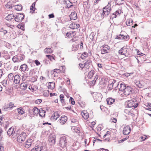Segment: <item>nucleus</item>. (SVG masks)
I'll use <instances>...</instances> for the list:
<instances>
[{"mask_svg":"<svg viewBox=\"0 0 151 151\" xmlns=\"http://www.w3.org/2000/svg\"><path fill=\"white\" fill-rule=\"evenodd\" d=\"M110 3H109L108 5L103 8V10L101 14V17L102 18L107 17L111 11V5H109Z\"/></svg>","mask_w":151,"mask_h":151,"instance_id":"1","label":"nucleus"},{"mask_svg":"<svg viewBox=\"0 0 151 151\" xmlns=\"http://www.w3.org/2000/svg\"><path fill=\"white\" fill-rule=\"evenodd\" d=\"M117 16V15H116L115 14V13H114L113 14H112L111 15H110V18L113 19L114 18H115Z\"/></svg>","mask_w":151,"mask_h":151,"instance_id":"56","label":"nucleus"},{"mask_svg":"<svg viewBox=\"0 0 151 151\" xmlns=\"http://www.w3.org/2000/svg\"><path fill=\"white\" fill-rule=\"evenodd\" d=\"M61 72L60 70L58 69H55L53 70L51 72L52 74H54L55 75V74L56 73L58 74V73H60Z\"/></svg>","mask_w":151,"mask_h":151,"instance_id":"33","label":"nucleus"},{"mask_svg":"<svg viewBox=\"0 0 151 151\" xmlns=\"http://www.w3.org/2000/svg\"><path fill=\"white\" fill-rule=\"evenodd\" d=\"M27 135L26 133L23 132L19 134L17 137V141L20 143H22L25 139Z\"/></svg>","mask_w":151,"mask_h":151,"instance_id":"5","label":"nucleus"},{"mask_svg":"<svg viewBox=\"0 0 151 151\" xmlns=\"http://www.w3.org/2000/svg\"><path fill=\"white\" fill-rule=\"evenodd\" d=\"M132 89L130 87L127 86L124 91V95L127 96L131 94L132 93Z\"/></svg>","mask_w":151,"mask_h":151,"instance_id":"13","label":"nucleus"},{"mask_svg":"<svg viewBox=\"0 0 151 151\" xmlns=\"http://www.w3.org/2000/svg\"><path fill=\"white\" fill-rule=\"evenodd\" d=\"M7 79L8 81H12L13 80L14 75L12 73L9 74L8 76Z\"/></svg>","mask_w":151,"mask_h":151,"instance_id":"30","label":"nucleus"},{"mask_svg":"<svg viewBox=\"0 0 151 151\" xmlns=\"http://www.w3.org/2000/svg\"><path fill=\"white\" fill-rule=\"evenodd\" d=\"M98 76L97 75H96V76L95 77V78L92 81L93 82H94V83L95 82L96 80L98 79Z\"/></svg>","mask_w":151,"mask_h":151,"instance_id":"63","label":"nucleus"},{"mask_svg":"<svg viewBox=\"0 0 151 151\" xmlns=\"http://www.w3.org/2000/svg\"><path fill=\"white\" fill-rule=\"evenodd\" d=\"M121 12V11L120 10H118L116 11L114 13H115L116 15H118L120 14Z\"/></svg>","mask_w":151,"mask_h":151,"instance_id":"62","label":"nucleus"},{"mask_svg":"<svg viewBox=\"0 0 151 151\" xmlns=\"http://www.w3.org/2000/svg\"><path fill=\"white\" fill-rule=\"evenodd\" d=\"M102 48L101 50V53L102 54H104L108 52V51L110 49L109 46L107 45H104L102 46Z\"/></svg>","mask_w":151,"mask_h":151,"instance_id":"7","label":"nucleus"},{"mask_svg":"<svg viewBox=\"0 0 151 151\" xmlns=\"http://www.w3.org/2000/svg\"><path fill=\"white\" fill-rule=\"evenodd\" d=\"M36 1L35 2L33 3L32 5L30 6V10H32L33 11L32 13L35 10V5L36 3Z\"/></svg>","mask_w":151,"mask_h":151,"instance_id":"37","label":"nucleus"},{"mask_svg":"<svg viewBox=\"0 0 151 151\" xmlns=\"http://www.w3.org/2000/svg\"><path fill=\"white\" fill-rule=\"evenodd\" d=\"M15 16L13 14H10L6 16L5 18V19L7 20L10 21L12 20V19Z\"/></svg>","mask_w":151,"mask_h":151,"instance_id":"29","label":"nucleus"},{"mask_svg":"<svg viewBox=\"0 0 151 151\" xmlns=\"http://www.w3.org/2000/svg\"><path fill=\"white\" fill-rule=\"evenodd\" d=\"M7 81L6 80H4L2 82L3 85L5 86H6L7 84Z\"/></svg>","mask_w":151,"mask_h":151,"instance_id":"61","label":"nucleus"},{"mask_svg":"<svg viewBox=\"0 0 151 151\" xmlns=\"http://www.w3.org/2000/svg\"><path fill=\"white\" fill-rule=\"evenodd\" d=\"M24 17V15L22 13H18L16 15L14 19L15 21L20 22H21Z\"/></svg>","mask_w":151,"mask_h":151,"instance_id":"4","label":"nucleus"},{"mask_svg":"<svg viewBox=\"0 0 151 151\" xmlns=\"http://www.w3.org/2000/svg\"><path fill=\"white\" fill-rule=\"evenodd\" d=\"M134 83L139 88H143L144 86V82L142 81H140L139 80H135L134 81Z\"/></svg>","mask_w":151,"mask_h":151,"instance_id":"10","label":"nucleus"},{"mask_svg":"<svg viewBox=\"0 0 151 151\" xmlns=\"http://www.w3.org/2000/svg\"><path fill=\"white\" fill-rule=\"evenodd\" d=\"M124 113L126 114L132 115V113L130 112V111H129V110L127 109H125L124 111Z\"/></svg>","mask_w":151,"mask_h":151,"instance_id":"49","label":"nucleus"},{"mask_svg":"<svg viewBox=\"0 0 151 151\" xmlns=\"http://www.w3.org/2000/svg\"><path fill=\"white\" fill-rule=\"evenodd\" d=\"M35 71L34 69L31 70L29 72V75L30 76H32L34 73Z\"/></svg>","mask_w":151,"mask_h":151,"instance_id":"54","label":"nucleus"},{"mask_svg":"<svg viewBox=\"0 0 151 151\" xmlns=\"http://www.w3.org/2000/svg\"><path fill=\"white\" fill-rule=\"evenodd\" d=\"M14 129V128H10L7 132L8 135L9 136H11L13 133Z\"/></svg>","mask_w":151,"mask_h":151,"instance_id":"35","label":"nucleus"},{"mask_svg":"<svg viewBox=\"0 0 151 151\" xmlns=\"http://www.w3.org/2000/svg\"><path fill=\"white\" fill-rule=\"evenodd\" d=\"M90 61L88 60H86L85 62L83 63L85 68H87L89 65Z\"/></svg>","mask_w":151,"mask_h":151,"instance_id":"46","label":"nucleus"},{"mask_svg":"<svg viewBox=\"0 0 151 151\" xmlns=\"http://www.w3.org/2000/svg\"><path fill=\"white\" fill-rule=\"evenodd\" d=\"M126 87L123 83L117 82V86L115 87V89L116 90L119 88L120 91H124Z\"/></svg>","mask_w":151,"mask_h":151,"instance_id":"3","label":"nucleus"},{"mask_svg":"<svg viewBox=\"0 0 151 151\" xmlns=\"http://www.w3.org/2000/svg\"><path fill=\"white\" fill-rule=\"evenodd\" d=\"M78 103L81 107H84L85 106V103L84 102L80 101H79Z\"/></svg>","mask_w":151,"mask_h":151,"instance_id":"47","label":"nucleus"},{"mask_svg":"<svg viewBox=\"0 0 151 151\" xmlns=\"http://www.w3.org/2000/svg\"><path fill=\"white\" fill-rule=\"evenodd\" d=\"M64 95L63 94H61L60 96V100L61 101L62 105L63 106L65 104V101L64 99Z\"/></svg>","mask_w":151,"mask_h":151,"instance_id":"31","label":"nucleus"},{"mask_svg":"<svg viewBox=\"0 0 151 151\" xmlns=\"http://www.w3.org/2000/svg\"><path fill=\"white\" fill-rule=\"evenodd\" d=\"M3 132V130L1 128H0V140L2 138V134Z\"/></svg>","mask_w":151,"mask_h":151,"instance_id":"60","label":"nucleus"},{"mask_svg":"<svg viewBox=\"0 0 151 151\" xmlns=\"http://www.w3.org/2000/svg\"><path fill=\"white\" fill-rule=\"evenodd\" d=\"M79 27V24H76L73 22L69 26L70 28L72 29H77Z\"/></svg>","mask_w":151,"mask_h":151,"instance_id":"16","label":"nucleus"},{"mask_svg":"<svg viewBox=\"0 0 151 151\" xmlns=\"http://www.w3.org/2000/svg\"><path fill=\"white\" fill-rule=\"evenodd\" d=\"M27 68V65L25 64L22 65L20 67V68L21 70L23 72L28 70V68Z\"/></svg>","mask_w":151,"mask_h":151,"instance_id":"23","label":"nucleus"},{"mask_svg":"<svg viewBox=\"0 0 151 151\" xmlns=\"http://www.w3.org/2000/svg\"><path fill=\"white\" fill-rule=\"evenodd\" d=\"M67 117L65 116H62L60 117V119L59 120V122L61 124H64L67 121Z\"/></svg>","mask_w":151,"mask_h":151,"instance_id":"15","label":"nucleus"},{"mask_svg":"<svg viewBox=\"0 0 151 151\" xmlns=\"http://www.w3.org/2000/svg\"><path fill=\"white\" fill-rule=\"evenodd\" d=\"M55 87V83L53 82H49L48 86V88L53 89Z\"/></svg>","mask_w":151,"mask_h":151,"instance_id":"36","label":"nucleus"},{"mask_svg":"<svg viewBox=\"0 0 151 151\" xmlns=\"http://www.w3.org/2000/svg\"><path fill=\"white\" fill-rule=\"evenodd\" d=\"M46 57L48 58L51 61H52L53 60H54V58L52 56L50 55H46Z\"/></svg>","mask_w":151,"mask_h":151,"instance_id":"55","label":"nucleus"},{"mask_svg":"<svg viewBox=\"0 0 151 151\" xmlns=\"http://www.w3.org/2000/svg\"><path fill=\"white\" fill-rule=\"evenodd\" d=\"M67 142V139L65 136H63L61 137L59 141V144L61 147L64 149L63 150H65L66 149V146Z\"/></svg>","mask_w":151,"mask_h":151,"instance_id":"2","label":"nucleus"},{"mask_svg":"<svg viewBox=\"0 0 151 151\" xmlns=\"http://www.w3.org/2000/svg\"><path fill=\"white\" fill-rule=\"evenodd\" d=\"M48 140L51 145L54 144L55 142V135L49 136Z\"/></svg>","mask_w":151,"mask_h":151,"instance_id":"11","label":"nucleus"},{"mask_svg":"<svg viewBox=\"0 0 151 151\" xmlns=\"http://www.w3.org/2000/svg\"><path fill=\"white\" fill-rule=\"evenodd\" d=\"M81 114L83 117L85 119H86L88 118V114L86 111H82Z\"/></svg>","mask_w":151,"mask_h":151,"instance_id":"24","label":"nucleus"},{"mask_svg":"<svg viewBox=\"0 0 151 151\" xmlns=\"http://www.w3.org/2000/svg\"><path fill=\"white\" fill-rule=\"evenodd\" d=\"M42 101V100L41 99H38L35 101V103L37 104H39Z\"/></svg>","mask_w":151,"mask_h":151,"instance_id":"59","label":"nucleus"},{"mask_svg":"<svg viewBox=\"0 0 151 151\" xmlns=\"http://www.w3.org/2000/svg\"><path fill=\"white\" fill-rule=\"evenodd\" d=\"M33 110V114L34 115H35L39 113V110L37 107H35L34 108Z\"/></svg>","mask_w":151,"mask_h":151,"instance_id":"44","label":"nucleus"},{"mask_svg":"<svg viewBox=\"0 0 151 151\" xmlns=\"http://www.w3.org/2000/svg\"><path fill=\"white\" fill-rule=\"evenodd\" d=\"M136 102V100L134 98H133L131 100L127 102L128 106L130 108L134 107L135 105V102Z\"/></svg>","mask_w":151,"mask_h":151,"instance_id":"9","label":"nucleus"},{"mask_svg":"<svg viewBox=\"0 0 151 151\" xmlns=\"http://www.w3.org/2000/svg\"><path fill=\"white\" fill-rule=\"evenodd\" d=\"M64 4H66L67 7L69 8L73 6V3L70 2L69 0H65Z\"/></svg>","mask_w":151,"mask_h":151,"instance_id":"20","label":"nucleus"},{"mask_svg":"<svg viewBox=\"0 0 151 151\" xmlns=\"http://www.w3.org/2000/svg\"><path fill=\"white\" fill-rule=\"evenodd\" d=\"M117 83H116L115 82L114 83L112 82L110 83H109L108 86V89L109 90H111L113 88L114 86H117Z\"/></svg>","mask_w":151,"mask_h":151,"instance_id":"22","label":"nucleus"},{"mask_svg":"<svg viewBox=\"0 0 151 151\" xmlns=\"http://www.w3.org/2000/svg\"><path fill=\"white\" fill-rule=\"evenodd\" d=\"M95 73V72L94 70H91L88 73V77L90 78H91L93 77Z\"/></svg>","mask_w":151,"mask_h":151,"instance_id":"32","label":"nucleus"},{"mask_svg":"<svg viewBox=\"0 0 151 151\" xmlns=\"http://www.w3.org/2000/svg\"><path fill=\"white\" fill-rule=\"evenodd\" d=\"M45 111L43 110L42 108H41L39 109V115L41 117H43L45 116Z\"/></svg>","mask_w":151,"mask_h":151,"instance_id":"26","label":"nucleus"},{"mask_svg":"<svg viewBox=\"0 0 151 151\" xmlns=\"http://www.w3.org/2000/svg\"><path fill=\"white\" fill-rule=\"evenodd\" d=\"M25 56L24 55H20L18 56V58H19L21 60H23Z\"/></svg>","mask_w":151,"mask_h":151,"instance_id":"53","label":"nucleus"},{"mask_svg":"<svg viewBox=\"0 0 151 151\" xmlns=\"http://www.w3.org/2000/svg\"><path fill=\"white\" fill-rule=\"evenodd\" d=\"M70 18L71 20L73 19L76 20L77 18V15L76 12H72L71 14L70 15Z\"/></svg>","mask_w":151,"mask_h":151,"instance_id":"21","label":"nucleus"},{"mask_svg":"<svg viewBox=\"0 0 151 151\" xmlns=\"http://www.w3.org/2000/svg\"><path fill=\"white\" fill-rule=\"evenodd\" d=\"M74 34V32L70 33V32H68L66 34V35L68 37H72L73 36H74L73 35Z\"/></svg>","mask_w":151,"mask_h":151,"instance_id":"45","label":"nucleus"},{"mask_svg":"<svg viewBox=\"0 0 151 151\" xmlns=\"http://www.w3.org/2000/svg\"><path fill=\"white\" fill-rule=\"evenodd\" d=\"M126 24L127 25L130 26L132 25L133 23V20L132 19H129L127 20L126 22Z\"/></svg>","mask_w":151,"mask_h":151,"instance_id":"38","label":"nucleus"},{"mask_svg":"<svg viewBox=\"0 0 151 151\" xmlns=\"http://www.w3.org/2000/svg\"><path fill=\"white\" fill-rule=\"evenodd\" d=\"M95 98L99 101H100L101 99V94L100 93L97 94L95 96Z\"/></svg>","mask_w":151,"mask_h":151,"instance_id":"42","label":"nucleus"},{"mask_svg":"<svg viewBox=\"0 0 151 151\" xmlns=\"http://www.w3.org/2000/svg\"><path fill=\"white\" fill-rule=\"evenodd\" d=\"M60 115L58 111H56L52 115L51 117V120L54 121L56 120L59 116Z\"/></svg>","mask_w":151,"mask_h":151,"instance_id":"14","label":"nucleus"},{"mask_svg":"<svg viewBox=\"0 0 151 151\" xmlns=\"http://www.w3.org/2000/svg\"><path fill=\"white\" fill-rule=\"evenodd\" d=\"M14 82L16 84L19 83L20 80V76L18 75H16L14 77Z\"/></svg>","mask_w":151,"mask_h":151,"instance_id":"19","label":"nucleus"},{"mask_svg":"<svg viewBox=\"0 0 151 151\" xmlns=\"http://www.w3.org/2000/svg\"><path fill=\"white\" fill-rule=\"evenodd\" d=\"M131 131V129L129 126L127 125L123 129V133L124 135H127L129 134Z\"/></svg>","mask_w":151,"mask_h":151,"instance_id":"12","label":"nucleus"},{"mask_svg":"<svg viewBox=\"0 0 151 151\" xmlns=\"http://www.w3.org/2000/svg\"><path fill=\"white\" fill-rule=\"evenodd\" d=\"M28 86V83L25 82L22 83L20 86V88L21 89L23 90H25L26 89Z\"/></svg>","mask_w":151,"mask_h":151,"instance_id":"17","label":"nucleus"},{"mask_svg":"<svg viewBox=\"0 0 151 151\" xmlns=\"http://www.w3.org/2000/svg\"><path fill=\"white\" fill-rule=\"evenodd\" d=\"M15 106L13 103L11 102L9 103L6 105L2 109V110H6V109H9L11 110L13 107H15Z\"/></svg>","mask_w":151,"mask_h":151,"instance_id":"8","label":"nucleus"},{"mask_svg":"<svg viewBox=\"0 0 151 151\" xmlns=\"http://www.w3.org/2000/svg\"><path fill=\"white\" fill-rule=\"evenodd\" d=\"M48 16L50 18H54L55 17L53 13L51 14H50L48 15Z\"/></svg>","mask_w":151,"mask_h":151,"instance_id":"64","label":"nucleus"},{"mask_svg":"<svg viewBox=\"0 0 151 151\" xmlns=\"http://www.w3.org/2000/svg\"><path fill=\"white\" fill-rule=\"evenodd\" d=\"M0 31L1 32H3L4 35H5L7 32V31L6 30H4L3 27H2L0 29Z\"/></svg>","mask_w":151,"mask_h":151,"instance_id":"52","label":"nucleus"},{"mask_svg":"<svg viewBox=\"0 0 151 151\" xmlns=\"http://www.w3.org/2000/svg\"><path fill=\"white\" fill-rule=\"evenodd\" d=\"M15 9L18 11L22 10V6L21 5H17L15 6Z\"/></svg>","mask_w":151,"mask_h":151,"instance_id":"34","label":"nucleus"},{"mask_svg":"<svg viewBox=\"0 0 151 151\" xmlns=\"http://www.w3.org/2000/svg\"><path fill=\"white\" fill-rule=\"evenodd\" d=\"M115 2L117 5H120L124 4V1L123 0H114Z\"/></svg>","mask_w":151,"mask_h":151,"instance_id":"40","label":"nucleus"},{"mask_svg":"<svg viewBox=\"0 0 151 151\" xmlns=\"http://www.w3.org/2000/svg\"><path fill=\"white\" fill-rule=\"evenodd\" d=\"M32 140L31 139H29L25 143V147L26 148H29L32 144Z\"/></svg>","mask_w":151,"mask_h":151,"instance_id":"18","label":"nucleus"},{"mask_svg":"<svg viewBox=\"0 0 151 151\" xmlns=\"http://www.w3.org/2000/svg\"><path fill=\"white\" fill-rule=\"evenodd\" d=\"M126 50V48L122 47L120 50H119L118 53L121 55H125V52H124V51Z\"/></svg>","mask_w":151,"mask_h":151,"instance_id":"39","label":"nucleus"},{"mask_svg":"<svg viewBox=\"0 0 151 151\" xmlns=\"http://www.w3.org/2000/svg\"><path fill=\"white\" fill-rule=\"evenodd\" d=\"M10 2H8L7 4L5 5L7 9H11L12 8V6L10 4Z\"/></svg>","mask_w":151,"mask_h":151,"instance_id":"48","label":"nucleus"},{"mask_svg":"<svg viewBox=\"0 0 151 151\" xmlns=\"http://www.w3.org/2000/svg\"><path fill=\"white\" fill-rule=\"evenodd\" d=\"M18 58L16 56H14L12 58V60L14 62H17L18 61Z\"/></svg>","mask_w":151,"mask_h":151,"instance_id":"51","label":"nucleus"},{"mask_svg":"<svg viewBox=\"0 0 151 151\" xmlns=\"http://www.w3.org/2000/svg\"><path fill=\"white\" fill-rule=\"evenodd\" d=\"M115 39L119 40H128L129 39V36L128 35H125L123 34H121L119 35H116Z\"/></svg>","mask_w":151,"mask_h":151,"instance_id":"6","label":"nucleus"},{"mask_svg":"<svg viewBox=\"0 0 151 151\" xmlns=\"http://www.w3.org/2000/svg\"><path fill=\"white\" fill-rule=\"evenodd\" d=\"M44 51L47 53H52V50L50 48H46L44 50Z\"/></svg>","mask_w":151,"mask_h":151,"instance_id":"41","label":"nucleus"},{"mask_svg":"<svg viewBox=\"0 0 151 151\" xmlns=\"http://www.w3.org/2000/svg\"><path fill=\"white\" fill-rule=\"evenodd\" d=\"M147 107L149 108L147 109L151 111V104L147 103L145 105Z\"/></svg>","mask_w":151,"mask_h":151,"instance_id":"58","label":"nucleus"},{"mask_svg":"<svg viewBox=\"0 0 151 151\" xmlns=\"http://www.w3.org/2000/svg\"><path fill=\"white\" fill-rule=\"evenodd\" d=\"M18 112L20 115H22L25 113V111L24 109L20 107L17 109Z\"/></svg>","mask_w":151,"mask_h":151,"instance_id":"27","label":"nucleus"},{"mask_svg":"<svg viewBox=\"0 0 151 151\" xmlns=\"http://www.w3.org/2000/svg\"><path fill=\"white\" fill-rule=\"evenodd\" d=\"M77 143H78L76 142L75 144H74L72 146V149L73 150H76L78 149V147L77 146L76 144Z\"/></svg>","mask_w":151,"mask_h":151,"instance_id":"43","label":"nucleus"},{"mask_svg":"<svg viewBox=\"0 0 151 151\" xmlns=\"http://www.w3.org/2000/svg\"><path fill=\"white\" fill-rule=\"evenodd\" d=\"M49 92L48 90L44 92L43 95L45 96H48L49 95Z\"/></svg>","mask_w":151,"mask_h":151,"instance_id":"50","label":"nucleus"},{"mask_svg":"<svg viewBox=\"0 0 151 151\" xmlns=\"http://www.w3.org/2000/svg\"><path fill=\"white\" fill-rule=\"evenodd\" d=\"M107 104H108L111 105L113 104L115 101V99L112 98H109L106 99Z\"/></svg>","mask_w":151,"mask_h":151,"instance_id":"25","label":"nucleus"},{"mask_svg":"<svg viewBox=\"0 0 151 151\" xmlns=\"http://www.w3.org/2000/svg\"><path fill=\"white\" fill-rule=\"evenodd\" d=\"M43 147L41 145H38L35 147L34 149L35 151H41L42 150H44L43 149Z\"/></svg>","mask_w":151,"mask_h":151,"instance_id":"28","label":"nucleus"},{"mask_svg":"<svg viewBox=\"0 0 151 151\" xmlns=\"http://www.w3.org/2000/svg\"><path fill=\"white\" fill-rule=\"evenodd\" d=\"M71 102L72 104L74 105L75 104V102L74 100L73 99L72 97H70L69 100Z\"/></svg>","mask_w":151,"mask_h":151,"instance_id":"57","label":"nucleus"}]
</instances>
